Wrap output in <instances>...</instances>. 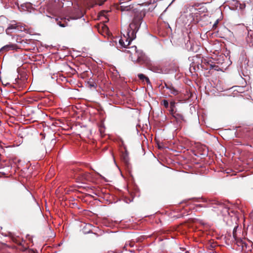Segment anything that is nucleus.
I'll use <instances>...</instances> for the list:
<instances>
[{
	"instance_id": "nucleus-1",
	"label": "nucleus",
	"mask_w": 253,
	"mask_h": 253,
	"mask_svg": "<svg viewBox=\"0 0 253 253\" xmlns=\"http://www.w3.org/2000/svg\"><path fill=\"white\" fill-rule=\"evenodd\" d=\"M140 25V20L134 19L129 24L127 30H123L121 32L123 36L119 39L118 43H116L117 48H125V51L130 54V57L133 62H141L145 60L144 54L142 51H138L136 46L127 47L130 42L136 38V33Z\"/></svg>"
},
{
	"instance_id": "nucleus-2",
	"label": "nucleus",
	"mask_w": 253,
	"mask_h": 253,
	"mask_svg": "<svg viewBox=\"0 0 253 253\" xmlns=\"http://www.w3.org/2000/svg\"><path fill=\"white\" fill-rule=\"evenodd\" d=\"M193 63L197 66L198 69L204 70L214 69L215 71H219L220 68L218 66L213 63L211 59L201 58L200 55L196 56L194 59Z\"/></svg>"
},
{
	"instance_id": "nucleus-3",
	"label": "nucleus",
	"mask_w": 253,
	"mask_h": 253,
	"mask_svg": "<svg viewBox=\"0 0 253 253\" xmlns=\"http://www.w3.org/2000/svg\"><path fill=\"white\" fill-rule=\"evenodd\" d=\"M63 3L59 0H50L46 6V15L50 18L58 15Z\"/></svg>"
},
{
	"instance_id": "nucleus-4",
	"label": "nucleus",
	"mask_w": 253,
	"mask_h": 253,
	"mask_svg": "<svg viewBox=\"0 0 253 253\" xmlns=\"http://www.w3.org/2000/svg\"><path fill=\"white\" fill-rule=\"evenodd\" d=\"M204 202H207V204L205 206H201L204 207H212L213 211L217 212V213L220 212L222 214H225L228 213V209L224 207L222 203H219L215 200H208L204 199Z\"/></svg>"
},
{
	"instance_id": "nucleus-5",
	"label": "nucleus",
	"mask_w": 253,
	"mask_h": 253,
	"mask_svg": "<svg viewBox=\"0 0 253 253\" xmlns=\"http://www.w3.org/2000/svg\"><path fill=\"white\" fill-rule=\"evenodd\" d=\"M83 16L82 13H80L78 16H66L60 18L59 20L58 19H56L57 24L62 27H65L69 25V22L70 20H75L78 18H81Z\"/></svg>"
},
{
	"instance_id": "nucleus-6",
	"label": "nucleus",
	"mask_w": 253,
	"mask_h": 253,
	"mask_svg": "<svg viewBox=\"0 0 253 253\" xmlns=\"http://www.w3.org/2000/svg\"><path fill=\"white\" fill-rule=\"evenodd\" d=\"M15 45L13 44H9L6 45H4L0 49V52H3L5 51H8L9 50H12L15 49Z\"/></svg>"
},
{
	"instance_id": "nucleus-7",
	"label": "nucleus",
	"mask_w": 253,
	"mask_h": 253,
	"mask_svg": "<svg viewBox=\"0 0 253 253\" xmlns=\"http://www.w3.org/2000/svg\"><path fill=\"white\" fill-rule=\"evenodd\" d=\"M17 28L16 24L15 21H13L12 23L10 24L7 29H6V32L7 34H10L12 32V30H15Z\"/></svg>"
},
{
	"instance_id": "nucleus-8",
	"label": "nucleus",
	"mask_w": 253,
	"mask_h": 253,
	"mask_svg": "<svg viewBox=\"0 0 253 253\" xmlns=\"http://www.w3.org/2000/svg\"><path fill=\"white\" fill-rule=\"evenodd\" d=\"M169 87V88L168 90H169V91L171 94H173L174 96L177 95L179 94V91L177 89H176L172 85V84L170 85Z\"/></svg>"
},
{
	"instance_id": "nucleus-9",
	"label": "nucleus",
	"mask_w": 253,
	"mask_h": 253,
	"mask_svg": "<svg viewBox=\"0 0 253 253\" xmlns=\"http://www.w3.org/2000/svg\"><path fill=\"white\" fill-rule=\"evenodd\" d=\"M137 76L138 78L142 81H146L148 84H150V81L149 78L147 77H146L144 75L142 74H139Z\"/></svg>"
},
{
	"instance_id": "nucleus-10",
	"label": "nucleus",
	"mask_w": 253,
	"mask_h": 253,
	"mask_svg": "<svg viewBox=\"0 0 253 253\" xmlns=\"http://www.w3.org/2000/svg\"><path fill=\"white\" fill-rule=\"evenodd\" d=\"M234 237L235 240L236 241V243L238 245V246H241L243 247L244 245L245 244V243H244V241L242 239H237L235 237L234 235Z\"/></svg>"
},
{
	"instance_id": "nucleus-11",
	"label": "nucleus",
	"mask_w": 253,
	"mask_h": 253,
	"mask_svg": "<svg viewBox=\"0 0 253 253\" xmlns=\"http://www.w3.org/2000/svg\"><path fill=\"white\" fill-rule=\"evenodd\" d=\"M162 104L166 108H168L169 107V102L167 100H164L162 102Z\"/></svg>"
},
{
	"instance_id": "nucleus-12",
	"label": "nucleus",
	"mask_w": 253,
	"mask_h": 253,
	"mask_svg": "<svg viewBox=\"0 0 253 253\" xmlns=\"http://www.w3.org/2000/svg\"><path fill=\"white\" fill-rule=\"evenodd\" d=\"M99 5H102L106 0H95Z\"/></svg>"
},
{
	"instance_id": "nucleus-13",
	"label": "nucleus",
	"mask_w": 253,
	"mask_h": 253,
	"mask_svg": "<svg viewBox=\"0 0 253 253\" xmlns=\"http://www.w3.org/2000/svg\"><path fill=\"white\" fill-rule=\"evenodd\" d=\"M172 84L171 83H165L164 87H166L167 89H169V87Z\"/></svg>"
},
{
	"instance_id": "nucleus-14",
	"label": "nucleus",
	"mask_w": 253,
	"mask_h": 253,
	"mask_svg": "<svg viewBox=\"0 0 253 253\" xmlns=\"http://www.w3.org/2000/svg\"><path fill=\"white\" fill-rule=\"evenodd\" d=\"M124 160L126 162L127 161V159H128V156H127V154H126L124 157Z\"/></svg>"
},
{
	"instance_id": "nucleus-15",
	"label": "nucleus",
	"mask_w": 253,
	"mask_h": 253,
	"mask_svg": "<svg viewBox=\"0 0 253 253\" xmlns=\"http://www.w3.org/2000/svg\"><path fill=\"white\" fill-rule=\"evenodd\" d=\"M154 71L157 72V73H161L162 72V70L158 68L156 70H154Z\"/></svg>"
},
{
	"instance_id": "nucleus-16",
	"label": "nucleus",
	"mask_w": 253,
	"mask_h": 253,
	"mask_svg": "<svg viewBox=\"0 0 253 253\" xmlns=\"http://www.w3.org/2000/svg\"><path fill=\"white\" fill-rule=\"evenodd\" d=\"M174 103H170V106H171V108L174 106Z\"/></svg>"
},
{
	"instance_id": "nucleus-17",
	"label": "nucleus",
	"mask_w": 253,
	"mask_h": 253,
	"mask_svg": "<svg viewBox=\"0 0 253 253\" xmlns=\"http://www.w3.org/2000/svg\"><path fill=\"white\" fill-rule=\"evenodd\" d=\"M217 23H218V21L217 20V21H216V22L214 24V25H213V27H214V26H215L217 24Z\"/></svg>"
}]
</instances>
